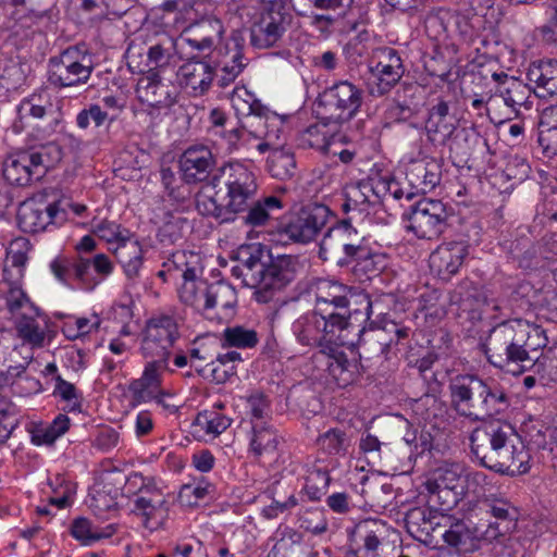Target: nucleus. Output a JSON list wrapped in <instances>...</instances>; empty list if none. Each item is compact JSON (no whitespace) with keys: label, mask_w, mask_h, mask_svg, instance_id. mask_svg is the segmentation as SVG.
Here are the masks:
<instances>
[{"label":"nucleus","mask_w":557,"mask_h":557,"mask_svg":"<svg viewBox=\"0 0 557 557\" xmlns=\"http://www.w3.org/2000/svg\"><path fill=\"white\" fill-rule=\"evenodd\" d=\"M548 343L540 325L523 319H512L495 325L484 343L487 361L506 372L520 374L535 363L533 352Z\"/></svg>","instance_id":"1"},{"label":"nucleus","mask_w":557,"mask_h":557,"mask_svg":"<svg viewBox=\"0 0 557 557\" xmlns=\"http://www.w3.org/2000/svg\"><path fill=\"white\" fill-rule=\"evenodd\" d=\"M471 453L485 468L507 475L530 470L531 455L516 428L503 420H493L475 428L470 435Z\"/></svg>","instance_id":"2"},{"label":"nucleus","mask_w":557,"mask_h":557,"mask_svg":"<svg viewBox=\"0 0 557 557\" xmlns=\"http://www.w3.org/2000/svg\"><path fill=\"white\" fill-rule=\"evenodd\" d=\"M451 407L472 422L503 414L510 407L507 389L492 377L457 374L448 384Z\"/></svg>","instance_id":"3"},{"label":"nucleus","mask_w":557,"mask_h":557,"mask_svg":"<svg viewBox=\"0 0 557 557\" xmlns=\"http://www.w3.org/2000/svg\"><path fill=\"white\" fill-rule=\"evenodd\" d=\"M211 188L214 190L211 196L214 205L211 215L224 223L248 208L258 185L255 174L248 168L239 162H228L211 169Z\"/></svg>","instance_id":"4"},{"label":"nucleus","mask_w":557,"mask_h":557,"mask_svg":"<svg viewBox=\"0 0 557 557\" xmlns=\"http://www.w3.org/2000/svg\"><path fill=\"white\" fill-rule=\"evenodd\" d=\"M313 311L347 331L371 312L369 295L337 281L318 278L311 284Z\"/></svg>","instance_id":"5"},{"label":"nucleus","mask_w":557,"mask_h":557,"mask_svg":"<svg viewBox=\"0 0 557 557\" xmlns=\"http://www.w3.org/2000/svg\"><path fill=\"white\" fill-rule=\"evenodd\" d=\"M63 152L55 141H28L3 161L2 174L13 186L26 187L40 181L49 169L62 160Z\"/></svg>","instance_id":"6"},{"label":"nucleus","mask_w":557,"mask_h":557,"mask_svg":"<svg viewBox=\"0 0 557 557\" xmlns=\"http://www.w3.org/2000/svg\"><path fill=\"white\" fill-rule=\"evenodd\" d=\"M15 117L11 124L14 134L29 131L28 141L45 143L61 126V112L53 102L48 87L35 89L24 97L15 108Z\"/></svg>","instance_id":"7"},{"label":"nucleus","mask_w":557,"mask_h":557,"mask_svg":"<svg viewBox=\"0 0 557 557\" xmlns=\"http://www.w3.org/2000/svg\"><path fill=\"white\" fill-rule=\"evenodd\" d=\"M230 101L235 117L219 109L211 110V146L221 153H231L236 148L244 128L240 117L251 121L258 114L259 107H263L245 87L233 88Z\"/></svg>","instance_id":"8"},{"label":"nucleus","mask_w":557,"mask_h":557,"mask_svg":"<svg viewBox=\"0 0 557 557\" xmlns=\"http://www.w3.org/2000/svg\"><path fill=\"white\" fill-rule=\"evenodd\" d=\"M404 196L403 187L388 172H371L367 178L346 185L341 207L345 214L357 221L388 197L400 200Z\"/></svg>","instance_id":"9"},{"label":"nucleus","mask_w":557,"mask_h":557,"mask_svg":"<svg viewBox=\"0 0 557 557\" xmlns=\"http://www.w3.org/2000/svg\"><path fill=\"white\" fill-rule=\"evenodd\" d=\"M484 478L481 472H468L461 463H445L436 468L425 482L429 502L440 510L448 511L463 498L470 480L480 483Z\"/></svg>","instance_id":"10"},{"label":"nucleus","mask_w":557,"mask_h":557,"mask_svg":"<svg viewBox=\"0 0 557 557\" xmlns=\"http://www.w3.org/2000/svg\"><path fill=\"white\" fill-rule=\"evenodd\" d=\"M50 270L60 283L90 292L112 273L113 264L104 253H98L91 259L59 256L50 262Z\"/></svg>","instance_id":"11"},{"label":"nucleus","mask_w":557,"mask_h":557,"mask_svg":"<svg viewBox=\"0 0 557 557\" xmlns=\"http://www.w3.org/2000/svg\"><path fill=\"white\" fill-rule=\"evenodd\" d=\"M355 216L338 220L329 227L320 247L319 257L324 262H331L338 268H348L350 261L364 245V237L352 224Z\"/></svg>","instance_id":"12"},{"label":"nucleus","mask_w":557,"mask_h":557,"mask_svg":"<svg viewBox=\"0 0 557 557\" xmlns=\"http://www.w3.org/2000/svg\"><path fill=\"white\" fill-rule=\"evenodd\" d=\"M362 102V89L349 81H341L319 96L318 116L326 123L343 125L357 115Z\"/></svg>","instance_id":"13"},{"label":"nucleus","mask_w":557,"mask_h":557,"mask_svg":"<svg viewBox=\"0 0 557 557\" xmlns=\"http://www.w3.org/2000/svg\"><path fill=\"white\" fill-rule=\"evenodd\" d=\"M293 334L302 346L331 349L333 346H352L346 331L326 318L309 311L293 322Z\"/></svg>","instance_id":"14"},{"label":"nucleus","mask_w":557,"mask_h":557,"mask_svg":"<svg viewBox=\"0 0 557 557\" xmlns=\"http://www.w3.org/2000/svg\"><path fill=\"white\" fill-rule=\"evenodd\" d=\"M94 71L91 57L78 46L69 47L49 59L48 82L57 88L86 84Z\"/></svg>","instance_id":"15"},{"label":"nucleus","mask_w":557,"mask_h":557,"mask_svg":"<svg viewBox=\"0 0 557 557\" xmlns=\"http://www.w3.org/2000/svg\"><path fill=\"white\" fill-rule=\"evenodd\" d=\"M178 337V324L173 314H154L141 331L139 350L147 359L168 363L170 350Z\"/></svg>","instance_id":"16"},{"label":"nucleus","mask_w":557,"mask_h":557,"mask_svg":"<svg viewBox=\"0 0 557 557\" xmlns=\"http://www.w3.org/2000/svg\"><path fill=\"white\" fill-rule=\"evenodd\" d=\"M446 205L437 199L423 198L411 207L407 230L419 239L438 238L447 226Z\"/></svg>","instance_id":"17"},{"label":"nucleus","mask_w":557,"mask_h":557,"mask_svg":"<svg viewBox=\"0 0 557 557\" xmlns=\"http://www.w3.org/2000/svg\"><path fill=\"white\" fill-rule=\"evenodd\" d=\"M185 264L183 283L178 288L180 300L206 318L209 309V278L206 276V267L198 262V256L194 253H190Z\"/></svg>","instance_id":"18"},{"label":"nucleus","mask_w":557,"mask_h":557,"mask_svg":"<svg viewBox=\"0 0 557 557\" xmlns=\"http://www.w3.org/2000/svg\"><path fill=\"white\" fill-rule=\"evenodd\" d=\"M331 210L325 205L310 203L293 212L283 226V234L295 243H309L325 226Z\"/></svg>","instance_id":"19"},{"label":"nucleus","mask_w":557,"mask_h":557,"mask_svg":"<svg viewBox=\"0 0 557 557\" xmlns=\"http://www.w3.org/2000/svg\"><path fill=\"white\" fill-rule=\"evenodd\" d=\"M377 62L370 67L368 89L371 96L381 97L394 88L404 75L403 61L393 48H384L377 53Z\"/></svg>","instance_id":"20"},{"label":"nucleus","mask_w":557,"mask_h":557,"mask_svg":"<svg viewBox=\"0 0 557 557\" xmlns=\"http://www.w3.org/2000/svg\"><path fill=\"white\" fill-rule=\"evenodd\" d=\"M294 278L292 261L284 257L270 261L250 286L256 288V300L267 304L273 299L276 292L285 288Z\"/></svg>","instance_id":"21"},{"label":"nucleus","mask_w":557,"mask_h":557,"mask_svg":"<svg viewBox=\"0 0 557 557\" xmlns=\"http://www.w3.org/2000/svg\"><path fill=\"white\" fill-rule=\"evenodd\" d=\"M391 531V525L382 519L369 518L359 521L350 534L356 557H382L383 542Z\"/></svg>","instance_id":"22"},{"label":"nucleus","mask_w":557,"mask_h":557,"mask_svg":"<svg viewBox=\"0 0 557 557\" xmlns=\"http://www.w3.org/2000/svg\"><path fill=\"white\" fill-rule=\"evenodd\" d=\"M406 181L411 190L406 194L410 199L414 194L432 191L442 178V162L430 156L410 160L406 165Z\"/></svg>","instance_id":"23"},{"label":"nucleus","mask_w":557,"mask_h":557,"mask_svg":"<svg viewBox=\"0 0 557 557\" xmlns=\"http://www.w3.org/2000/svg\"><path fill=\"white\" fill-rule=\"evenodd\" d=\"M288 11H262L259 20L250 29V42L255 48L267 49L273 47L283 37L292 23Z\"/></svg>","instance_id":"24"},{"label":"nucleus","mask_w":557,"mask_h":557,"mask_svg":"<svg viewBox=\"0 0 557 557\" xmlns=\"http://www.w3.org/2000/svg\"><path fill=\"white\" fill-rule=\"evenodd\" d=\"M58 202L27 199L17 210V225L24 233L45 231L60 214Z\"/></svg>","instance_id":"25"},{"label":"nucleus","mask_w":557,"mask_h":557,"mask_svg":"<svg viewBox=\"0 0 557 557\" xmlns=\"http://www.w3.org/2000/svg\"><path fill=\"white\" fill-rule=\"evenodd\" d=\"M468 252L465 242L443 243L430 255V269L441 280L448 281L459 272Z\"/></svg>","instance_id":"26"},{"label":"nucleus","mask_w":557,"mask_h":557,"mask_svg":"<svg viewBox=\"0 0 557 557\" xmlns=\"http://www.w3.org/2000/svg\"><path fill=\"white\" fill-rule=\"evenodd\" d=\"M133 512L141 518L146 529L156 531L161 529L168 519L169 503L160 487H152L151 493L135 498Z\"/></svg>","instance_id":"27"},{"label":"nucleus","mask_w":557,"mask_h":557,"mask_svg":"<svg viewBox=\"0 0 557 557\" xmlns=\"http://www.w3.org/2000/svg\"><path fill=\"white\" fill-rule=\"evenodd\" d=\"M136 95L141 103L151 108H169L176 101L175 87L165 84L157 72H147L138 79Z\"/></svg>","instance_id":"28"},{"label":"nucleus","mask_w":557,"mask_h":557,"mask_svg":"<svg viewBox=\"0 0 557 557\" xmlns=\"http://www.w3.org/2000/svg\"><path fill=\"white\" fill-rule=\"evenodd\" d=\"M165 362L150 359L139 379L128 385L133 406L152 401L161 393V374L166 368Z\"/></svg>","instance_id":"29"},{"label":"nucleus","mask_w":557,"mask_h":557,"mask_svg":"<svg viewBox=\"0 0 557 557\" xmlns=\"http://www.w3.org/2000/svg\"><path fill=\"white\" fill-rule=\"evenodd\" d=\"M357 326H349L345 333L348 338L355 342L357 337V345L359 347L360 355L370 359L375 356H381L389 350L391 345L394 342V337L386 334L382 327L360 325L357 322Z\"/></svg>","instance_id":"30"},{"label":"nucleus","mask_w":557,"mask_h":557,"mask_svg":"<svg viewBox=\"0 0 557 557\" xmlns=\"http://www.w3.org/2000/svg\"><path fill=\"white\" fill-rule=\"evenodd\" d=\"M12 271L4 267L0 283V293L3 295V307L12 315L39 314V309L30 301L22 288V278L11 277Z\"/></svg>","instance_id":"31"},{"label":"nucleus","mask_w":557,"mask_h":557,"mask_svg":"<svg viewBox=\"0 0 557 557\" xmlns=\"http://www.w3.org/2000/svg\"><path fill=\"white\" fill-rule=\"evenodd\" d=\"M457 128L456 117L449 113V104L440 99L429 110L425 131L429 140L434 145H445Z\"/></svg>","instance_id":"32"},{"label":"nucleus","mask_w":557,"mask_h":557,"mask_svg":"<svg viewBox=\"0 0 557 557\" xmlns=\"http://www.w3.org/2000/svg\"><path fill=\"white\" fill-rule=\"evenodd\" d=\"M449 522L447 516L430 508H413L406 516L409 533L418 540H426L435 532H440Z\"/></svg>","instance_id":"33"},{"label":"nucleus","mask_w":557,"mask_h":557,"mask_svg":"<svg viewBox=\"0 0 557 557\" xmlns=\"http://www.w3.org/2000/svg\"><path fill=\"white\" fill-rule=\"evenodd\" d=\"M485 299L469 280L461 281L449 292V305L456 306L459 315L467 314L468 320L476 322L482 319V308Z\"/></svg>","instance_id":"34"},{"label":"nucleus","mask_w":557,"mask_h":557,"mask_svg":"<svg viewBox=\"0 0 557 557\" xmlns=\"http://www.w3.org/2000/svg\"><path fill=\"white\" fill-rule=\"evenodd\" d=\"M180 171L186 184L206 182L209 178V149L205 146L187 148L180 157Z\"/></svg>","instance_id":"35"},{"label":"nucleus","mask_w":557,"mask_h":557,"mask_svg":"<svg viewBox=\"0 0 557 557\" xmlns=\"http://www.w3.org/2000/svg\"><path fill=\"white\" fill-rule=\"evenodd\" d=\"M237 260L244 281L251 285L271 261V253L268 247L261 244L242 245L237 250Z\"/></svg>","instance_id":"36"},{"label":"nucleus","mask_w":557,"mask_h":557,"mask_svg":"<svg viewBox=\"0 0 557 557\" xmlns=\"http://www.w3.org/2000/svg\"><path fill=\"white\" fill-rule=\"evenodd\" d=\"M492 77L497 83L495 97L502 98L517 116L519 109L525 104L529 98V88L521 81L503 72L494 73Z\"/></svg>","instance_id":"37"},{"label":"nucleus","mask_w":557,"mask_h":557,"mask_svg":"<svg viewBox=\"0 0 557 557\" xmlns=\"http://www.w3.org/2000/svg\"><path fill=\"white\" fill-rule=\"evenodd\" d=\"M176 75L194 97L202 96L209 89V61L206 58H190L178 67Z\"/></svg>","instance_id":"38"},{"label":"nucleus","mask_w":557,"mask_h":557,"mask_svg":"<svg viewBox=\"0 0 557 557\" xmlns=\"http://www.w3.org/2000/svg\"><path fill=\"white\" fill-rule=\"evenodd\" d=\"M180 57L176 52L175 40L165 38L164 40L151 45L147 51L148 72H157L161 74L177 73L176 67Z\"/></svg>","instance_id":"39"},{"label":"nucleus","mask_w":557,"mask_h":557,"mask_svg":"<svg viewBox=\"0 0 557 557\" xmlns=\"http://www.w3.org/2000/svg\"><path fill=\"white\" fill-rule=\"evenodd\" d=\"M237 302L236 290L227 283L219 281L211 284V310L218 323H230L235 317V305Z\"/></svg>","instance_id":"40"},{"label":"nucleus","mask_w":557,"mask_h":557,"mask_svg":"<svg viewBox=\"0 0 557 557\" xmlns=\"http://www.w3.org/2000/svg\"><path fill=\"white\" fill-rule=\"evenodd\" d=\"M387 265L386 255L371 250L363 245L350 261L348 269L359 281L371 280L379 275Z\"/></svg>","instance_id":"41"},{"label":"nucleus","mask_w":557,"mask_h":557,"mask_svg":"<svg viewBox=\"0 0 557 557\" xmlns=\"http://www.w3.org/2000/svg\"><path fill=\"white\" fill-rule=\"evenodd\" d=\"M449 522L443 532H438L444 542L453 547L461 550H468L475 546L474 541L479 540L481 533L475 523H470L466 520H453L448 517Z\"/></svg>","instance_id":"42"},{"label":"nucleus","mask_w":557,"mask_h":557,"mask_svg":"<svg viewBox=\"0 0 557 557\" xmlns=\"http://www.w3.org/2000/svg\"><path fill=\"white\" fill-rule=\"evenodd\" d=\"M113 253L128 278H135L144 262V250L138 240L126 237L116 244Z\"/></svg>","instance_id":"43"},{"label":"nucleus","mask_w":557,"mask_h":557,"mask_svg":"<svg viewBox=\"0 0 557 557\" xmlns=\"http://www.w3.org/2000/svg\"><path fill=\"white\" fill-rule=\"evenodd\" d=\"M243 127H250V134L256 138L280 140L283 121L276 113L263 106L259 107L258 114L251 121L243 124Z\"/></svg>","instance_id":"44"},{"label":"nucleus","mask_w":557,"mask_h":557,"mask_svg":"<svg viewBox=\"0 0 557 557\" xmlns=\"http://www.w3.org/2000/svg\"><path fill=\"white\" fill-rule=\"evenodd\" d=\"M226 326L216 335L222 348L228 349H252L259 344V334L253 329H248L240 324Z\"/></svg>","instance_id":"45"},{"label":"nucleus","mask_w":557,"mask_h":557,"mask_svg":"<svg viewBox=\"0 0 557 557\" xmlns=\"http://www.w3.org/2000/svg\"><path fill=\"white\" fill-rule=\"evenodd\" d=\"M115 532L116 527L112 523L101 527L84 517L74 519L71 524L72 536L86 546L92 545L100 540L109 539Z\"/></svg>","instance_id":"46"},{"label":"nucleus","mask_w":557,"mask_h":557,"mask_svg":"<svg viewBox=\"0 0 557 557\" xmlns=\"http://www.w3.org/2000/svg\"><path fill=\"white\" fill-rule=\"evenodd\" d=\"M284 203L276 196H268L255 201L247 211L245 223L252 227L264 226L270 220L274 219V214L281 211Z\"/></svg>","instance_id":"47"},{"label":"nucleus","mask_w":557,"mask_h":557,"mask_svg":"<svg viewBox=\"0 0 557 557\" xmlns=\"http://www.w3.org/2000/svg\"><path fill=\"white\" fill-rule=\"evenodd\" d=\"M539 144L547 157L557 156V107L546 108L539 123Z\"/></svg>","instance_id":"48"},{"label":"nucleus","mask_w":557,"mask_h":557,"mask_svg":"<svg viewBox=\"0 0 557 557\" xmlns=\"http://www.w3.org/2000/svg\"><path fill=\"white\" fill-rule=\"evenodd\" d=\"M528 78L535 83L537 88L543 89L546 95H557V61L547 60L532 64L528 71Z\"/></svg>","instance_id":"49"},{"label":"nucleus","mask_w":557,"mask_h":557,"mask_svg":"<svg viewBox=\"0 0 557 557\" xmlns=\"http://www.w3.org/2000/svg\"><path fill=\"white\" fill-rule=\"evenodd\" d=\"M278 445L276 431L267 423L255 422L252 424V437L250 447L255 455L274 454Z\"/></svg>","instance_id":"50"},{"label":"nucleus","mask_w":557,"mask_h":557,"mask_svg":"<svg viewBox=\"0 0 557 557\" xmlns=\"http://www.w3.org/2000/svg\"><path fill=\"white\" fill-rule=\"evenodd\" d=\"M317 444L324 453L332 456H344L350 447L351 440L343 428H331L317 438Z\"/></svg>","instance_id":"51"},{"label":"nucleus","mask_w":557,"mask_h":557,"mask_svg":"<svg viewBox=\"0 0 557 557\" xmlns=\"http://www.w3.org/2000/svg\"><path fill=\"white\" fill-rule=\"evenodd\" d=\"M473 14L471 12L453 11L441 8L435 14V18L444 24V29H453L462 36L471 35L473 29Z\"/></svg>","instance_id":"52"},{"label":"nucleus","mask_w":557,"mask_h":557,"mask_svg":"<svg viewBox=\"0 0 557 557\" xmlns=\"http://www.w3.org/2000/svg\"><path fill=\"white\" fill-rule=\"evenodd\" d=\"M242 361V355L236 350L218 355L215 360L211 361V382L225 383L236 374V364Z\"/></svg>","instance_id":"53"},{"label":"nucleus","mask_w":557,"mask_h":557,"mask_svg":"<svg viewBox=\"0 0 557 557\" xmlns=\"http://www.w3.org/2000/svg\"><path fill=\"white\" fill-rule=\"evenodd\" d=\"M208 493L209 481L200 475L199 478H193L181 486L177 500L182 506L196 507L207 497Z\"/></svg>","instance_id":"54"},{"label":"nucleus","mask_w":557,"mask_h":557,"mask_svg":"<svg viewBox=\"0 0 557 557\" xmlns=\"http://www.w3.org/2000/svg\"><path fill=\"white\" fill-rule=\"evenodd\" d=\"M296 169L294 154L281 149H274L268 158V171L277 180L290 178Z\"/></svg>","instance_id":"55"},{"label":"nucleus","mask_w":557,"mask_h":557,"mask_svg":"<svg viewBox=\"0 0 557 557\" xmlns=\"http://www.w3.org/2000/svg\"><path fill=\"white\" fill-rule=\"evenodd\" d=\"M39 314H22L16 324L18 336L34 347H41L45 341V331L39 326L36 317Z\"/></svg>","instance_id":"56"},{"label":"nucleus","mask_w":557,"mask_h":557,"mask_svg":"<svg viewBox=\"0 0 557 557\" xmlns=\"http://www.w3.org/2000/svg\"><path fill=\"white\" fill-rule=\"evenodd\" d=\"M91 230L95 235L106 240L109 244H117L126 237H131V232L127 228L121 226L115 221L94 220L91 223Z\"/></svg>","instance_id":"57"},{"label":"nucleus","mask_w":557,"mask_h":557,"mask_svg":"<svg viewBox=\"0 0 557 557\" xmlns=\"http://www.w3.org/2000/svg\"><path fill=\"white\" fill-rule=\"evenodd\" d=\"M53 395L60 397L66 403V408L70 412H82L83 394L75 387L74 384L64 380L60 375L55 377V386Z\"/></svg>","instance_id":"58"},{"label":"nucleus","mask_w":557,"mask_h":557,"mask_svg":"<svg viewBox=\"0 0 557 557\" xmlns=\"http://www.w3.org/2000/svg\"><path fill=\"white\" fill-rule=\"evenodd\" d=\"M327 124L329 123L325 121H322V124H314L307 127L300 135V144L304 147L329 151L330 136L326 131Z\"/></svg>","instance_id":"59"},{"label":"nucleus","mask_w":557,"mask_h":557,"mask_svg":"<svg viewBox=\"0 0 557 557\" xmlns=\"http://www.w3.org/2000/svg\"><path fill=\"white\" fill-rule=\"evenodd\" d=\"M26 367L22 363L16 366H9L5 370L3 369V364H0V384L4 385H15L16 379L24 380L27 384L28 393H37L40 391V382L34 377H23L22 375L25 373Z\"/></svg>","instance_id":"60"},{"label":"nucleus","mask_w":557,"mask_h":557,"mask_svg":"<svg viewBox=\"0 0 557 557\" xmlns=\"http://www.w3.org/2000/svg\"><path fill=\"white\" fill-rule=\"evenodd\" d=\"M108 119V112L100 104L92 103L77 113L76 125L81 129H87L92 122L96 127H100Z\"/></svg>","instance_id":"61"},{"label":"nucleus","mask_w":557,"mask_h":557,"mask_svg":"<svg viewBox=\"0 0 557 557\" xmlns=\"http://www.w3.org/2000/svg\"><path fill=\"white\" fill-rule=\"evenodd\" d=\"M533 368L543 377L546 376L550 381L557 382V344L549 347L540 357H535Z\"/></svg>","instance_id":"62"},{"label":"nucleus","mask_w":557,"mask_h":557,"mask_svg":"<svg viewBox=\"0 0 557 557\" xmlns=\"http://www.w3.org/2000/svg\"><path fill=\"white\" fill-rule=\"evenodd\" d=\"M247 406L251 417V423H265L264 419L271 416V403L262 393H253L247 398Z\"/></svg>","instance_id":"63"},{"label":"nucleus","mask_w":557,"mask_h":557,"mask_svg":"<svg viewBox=\"0 0 557 557\" xmlns=\"http://www.w3.org/2000/svg\"><path fill=\"white\" fill-rule=\"evenodd\" d=\"M152 487H159L151 476H145L140 472H131L125 481L127 493L136 496L147 495L152 492Z\"/></svg>","instance_id":"64"}]
</instances>
